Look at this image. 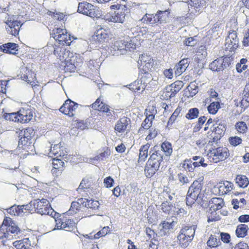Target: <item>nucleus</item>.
Returning <instances> with one entry per match:
<instances>
[{"label":"nucleus","mask_w":249,"mask_h":249,"mask_svg":"<svg viewBox=\"0 0 249 249\" xmlns=\"http://www.w3.org/2000/svg\"><path fill=\"white\" fill-rule=\"evenodd\" d=\"M203 184L197 180L194 181L189 187L186 196V204L190 205L199 199L202 200L204 194L202 193Z\"/></svg>","instance_id":"1"},{"label":"nucleus","mask_w":249,"mask_h":249,"mask_svg":"<svg viewBox=\"0 0 249 249\" xmlns=\"http://www.w3.org/2000/svg\"><path fill=\"white\" fill-rule=\"evenodd\" d=\"M77 12L91 18H99L101 16L99 8L87 1L79 3Z\"/></svg>","instance_id":"2"},{"label":"nucleus","mask_w":249,"mask_h":249,"mask_svg":"<svg viewBox=\"0 0 249 249\" xmlns=\"http://www.w3.org/2000/svg\"><path fill=\"white\" fill-rule=\"evenodd\" d=\"M51 35L56 41H58L59 44L62 45L69 46L72 42L71 38L74 39L73 36H71L70 34L68 35L65 29L58 28L54 29Z\"/></svg>","instance_id":"3"},{"label":"nucleus","mask_w":249,"mask_h":249,"mask_svg":"<svg viewBox=\"0 0 249 249\" xmlns=\"http://www.w3.org/2000/svg\"><path fill=\"white\" fill-rule=\"evenodd\" d=\"M207 156L211 162L217 163L227 159L229 156V153L227 147H219L210 150Z\"/></svg>","instance_id":"4"},{"label":"nucleus","mask_w":249,"mask_h":249,"mask_svg":"<svg viewBox=\"0 0 249 249\" xmlns=\"http://www.w3.org/2000/svg\"><path fill=\"white\" fill-rule=\"evenodd\" d=\"M150 157L147 161L148 165L160 168L163 166V151L160 150L159 146L156 145L150 151Z\"/></svg>","instance_id":"5"},{"label":"nucleus","mask_w":249,"mask_h":249,"mask_svg":"<svg viewBox=\"0 0 249 249\" xmlns=\"http://www.w3.org/2000/svg\"><path fill=\"white\" fill-rule=\"evenodd\" d=\"M231 59L229 57H220L213 61L209 65L210 69L213 71H222L231 64Z\"/></svg>","instance_id":"6"},{"label":"nucleus","mask_w":249,"mask_h":249,"mask_svg":"<svg viewBox=\"0 0 249 249\" xmlns=\"http://www.w3.org/2000/svg\"><path fill=\"white\" fill-rule=\"evenodd\" d=\"M181 81H176L171 85L166 87L164 89L163 93L167 99H170L179 92L183 86Z\"/></svg>","instance_id":"7"},{"label":"nucleus","mask_w":249,"mask_h":249,"mask_svg":"<svg viewBox=\"0 0 249 249\" xmlns=\"http://www.w3.org/2000/svg\"><path fill=\"white\" fill-rule=\"evenodd\" d=\"M226 48L230 52H234L239 46V39L235 31H229V35L225 40Z\"/></svg>","instance_id":"8"},{"label":"nucleus","mask_w":249,"mask_h":249,"mask_svg":"<svg viewBox=\"0 0 249 249\" xmlns=\"http://www.w3.org/2000/svg\"><path fill=\"white\" fill-rule=\"evenodd\" d=\"M6 29L7 33L13 36H16L19 34L21 22L18 20L8 21L6 23Z\"/></svg>","instance_id":"9"},{"label":"nucleus","mask_w":249,"mask_h":249,"mask_svg":"<svg viewBox=\"0 0 249 249\" xmlns=\"http://www.w3.org/2000/svg\"><path fill=\"white\" fill-rule=\"evenodd\" d=\"M130 122V119L126 117H124L118 120L115 126V130L118 132H123L125 130L129 129V124Z\"/></svg>","instance_id":"10"},{"label":"nucleus","mask_w":249,"mask_h":249,"mask_svg":"<svg viewBox=\"0 0 249 249\" xmlns=\"http://www.w3.org/2000/svg\"><path fill=\"white\" fill-rule=\"evenodd\" d=\"M18 45L15 43L8 42L0 46V50L5 53L16 54L18 51Z\"/></svg>","instance_id":"11"},{"label":"nucleus","mask_w":249,"mask_h":249,"mask_svg":"<svg viewBox=\"0 0 249 249\" xmlns=\"http://www.w3.org/2000/svg\"><path fill=\"white\" fill-rule=\"evenodd\" d=\"M34 141V139H33L30 138L27 140L24 137H20L18 141V146L19 147L21 146L23 149H27V151H32L35 148Z\"/></svg>","instance_id":"12"},{"label":"nucleus","mask_w":249,"mask_h":249,"mask_svg":"<svg viewBox=\"0 0 249 249\" xmlns=\"http://www.w3.org/2000/svg\"><path fill=\"white\" fill-rule=\"evenodd\" d=\"M170 12L169 10H159L155 14L157 23H165L169 19Z\"/></svg>","instance_id":"13"},{"label":"nucleus","mask_w":249,"mask_h":249,"mask_svg":"<svg viewBox=\"0 0 249 249\" xmlns=\"http://www.w3.org/2000/svg\"><path fill=\"white\" fill-rule=\"evenodd\" d=\"M48 48H51V51L52 49L53 50L54 54L57 57H59L60 59H63L67 55H68V51L66 52V49L62 47H60L54 44V46H48Z\"/></svg>","instance_id":"14"},{"label":"nucleus","mask_w":249,"mask_h":249,"mask_svg":"<svg viewBox=\"0 0 249 249\" xmlns=\"http://www.w3.org/2000/svg\"><path fill=\"white\" fill-rule=\"evenodd\" d=\"M224 200L221 198L213 197L209 201V205L211 211L220 210L224 205Z\"/></svg>","instance_id":"15"},{"label":"nucleus","mask_w":249,"mask_h":249,"mask_svg":"<svg viewBox=\"0 0 249 249\" xmlns=\"http://www.w3.org/2000/svg\"><path fill=\"white\" fill-rule=\"evenodd\" d=\"M233 187V184L229 181H225L219 183V193L221 195L228 194L230 192Z\"/></svg>","instance_id":"16"},{"label":"nucleus","mask_w":249,"mask_h":249,"mask_svg":"<svg viewBox=\"0 0 249 249\" xmlns=\"http://www.w3.org/2000/svg\"><path fill=\"white\" fill-rule=\"evenodd\" d=\"M19 121L21 123H26L29 122L33 118V115L30 109L19 111Z\"/></svg>","instance_id":"17"},{"label":"nucleus","mask_w":249,"mask_h":249,"mask_svg":"<svg viewBox=\"0 0 249 249\" xmlns=\"http://www.w3.org/2000/svg\"><path fill=\"white\" fill-rule=\"evenodd\" d=\"M64 162L62 160L54 158L53 160V169H52V172L53 174H54L55 172L57 174V170L59 173H61V172L64 170Z\"/></svg>","instance_id":"18"},{"label":"nucleus","mask_w":249,"mask_h":249,"mask_svg":"<svg viewBox=\"0 0 249 249\" xmlns=\"http://www.w3.org/2000/svg\"><path fill=\"white\" fill-rule=\"evenodd\" d=\"M172 223L164 221L160 223L159 226V235L163 236L167 234L169 230L172 228Z\"/></svg>","instance_id":"19"},{"label":"nucleus","mask_w":249,"mask_h":249,"mask_svg":"<svg viewBox=\"0 0 249 249\" xmlns=\"http://www.w3.org/2000/svg\"><path fill=\"white\" fill-rule=\"evenodd\" d=\"M35 135L34 130L31 127H28L26 129H23L20 130L18 134V137H24L26 139H33Z\"/></svg>","instance_id":"20"},{"label":"nucleus","mask_w":249,"mask_h":249,"mask_svg":"<svg viewBox=\"0 0 249 249\" xmlns=\"http://www.w3.org/2000/svg\"><path fill=\"white\" fill-rule=\"evenodd\" d=\"M249 227L248 225L242 224L239 225L236 230V234L238 237H244L247 234Z\"/></svg>","instance_id":"21"},{"label":"nucleus","mask_w":249,"mask_h":249,"mask_svg":"<svg viewBox=\"0 0 249 249\" xmlns=\"http://www.w3.org/2000/svg\"><path fill=\"white\" fill-rule=\"evenodd\" d=\"M5 210H6L8 213L12 215L19 216L22 215L23 213L20 205H17L16 204Z\"/></svg>","instance_id":"22"},{"label":"nucleus","mask_w":249,"mask_h":249,"mask_svg":"<svg viewBox=\"0 0 249 249\" xmlns=\"http://www.w3.org/2000/svg\"><path fill=\"white\" fill-rule=\"evenodd\" d=\"M243 94L244 97L241 102V106L246 107L249 106V83L246 85Z\"/></svg>","instance_id":"23"},{"label":"nucleus","mask_w":249,"mask_h":249,"mask_svg":"<svg viewBox=\"0 0 249 249\" xmlns=\"http://www.w3.org/2000/svg\"><path fill=\"white\" fill-rule=\"evenodd\" d=\"M96 39L99 42H104L107 40L109 36L106 31L103 29L98 30L96 33Z\"/></svg>","instance_id":"24"},{"label":"nucleus","mask_w":249,"mask_h":249,"mask_svg":"<svg viewBox=\"0 0 249 249\" xmlns=\"http://www.w3.org/2000/svg\"><path fill=\"white\" fill-rule=\"evenodd\" d=\"M236 183L240 187L245 188L249 184V181L246 176L239 175L236 178Z\"/></svg>","instance_id":"25"},{"label":"nucleus","mask_w":249,"mask_h":249,"mask_svg":"<svg viewBox=\"0 0 249 249\" xmlns=\"http://www.w3.org/2000/svg\"><path fill=\"white\" fill-rule=\"evenodd\" d=\"M177 238L179 241V245L183 248L187 247L189 245V243L192 240V238H189L180 232L178 235Z\"/></svg>","instance_id":"26"},{"label":"nucleus","mask_w":249,"mask_h":249,"mask_svg":"<svg viewBox=\"0 0 249 249\" xmlns=\"http://www.w3.org/2000/svg\"><path fill=\"white\" fill-rule=\"evenodd\" d=\"M180 232L189 238H192L193 239L195 233V226L185 227L181 230Z\"/></svg>","instance_id":"27"},{"label":"nucleus","mask_w":249,"mask_h":249,"mask_svg":"<svg viewBox=\"0 0 249 249\" xmlns=\"http://www.w3.org/2000/svg\"><path fill=\"white\" fill-rule=\"evenodd\" d=\"M150 145L147 143L142 146L140 149L139 161H144L148 156V150Z\"/></svg>","instance_id":"28"},{"label":"nucleus","mask_w":249,"mask_h":249,"mask_svg":"<svg viewBox=\"0 0 249 249\" xmlns=\"http://www.w3.org/2000/svg\"><path fill=\"white\" fill-rule=\"evenodd\" d=\"M125 41L124 40L117 41L114 43V49L115 50L120 51L121 54H124L127 51V49H126V46H125Z\"/></svg>","instance_id":"29"},{"label":"nucleus","mask_w":249,"mask_h":249,"mask_svg":"<svg viewBox=\"0 0 249 249\" xmlns=\"http://www.w3.org/2000/svg\"><path fill=\"white\" fill-rule=\"evenodd\" d=\"M218 122L216 123V126L213 127V131L216 134L219 136V137H222L226 131V124L225 123H219L217 124Z\"/></svg>","instance_id":"30"},{"label":"nucleus","mask_w":249,"mask_h":249,"mask_svg":"<svg viewBox=\"0 0 249 249\" xmlns=\"http://www.w3.org/2000/svg\"><path fill=\"white\" fill-rule=\"evenodd\" d=\"M70 103L71 100L70 99H67L61 107L59 110L65 115H68L70 117H73V114L70 113V107H71V105H70Z\"/></svg>","instance_id":"31"},{"label":"nucleus","mask_w":249,"mask_h":249,"mask_svg":"<svg viewBox=\"0 0 249 249\" xmlns=\"http://www.w3.org/2000/svg\"><path fill=\"white\" fill-rule=\"evenodd\" d=\"M159 169L160 168L157 167H153V165H148V163L147 162L144 169L145 176L147 178H151Z\"/></svg>","instance_id":"32"},{"label":"nucleus","mask_w":249,"mask_h":249,"mask_svg":"<svg viewBox=\"0 0 249 249\" xmlns=\"http://www.w3.org/2000/svg\"><path fill=\"white\" fill-rule=\"evenodd\" d=\"M33 206L35 209V211L36 212V213L41 215L49 214L50 211L52 210V208H50V205H49V206H47L46 205H44L43 206L39 207L36 206Z\"/></svg>","instance_id":"33"},{"label":"nucleus","mask_w":249,"mask_h":249,"mask_svg":"<svg viewBox=\"0 0 249 249\" xmlns=\"http://www.w3.org/2000/svg\"><path fill=\"white\" fill-rule=\"evenodd\" d=\"M193 163L191 159H186L183 163L180 164V167L183 168L186 171L193 172L195 168Z\"/></svg>","instance_id":"34"},{"label":"nucleus","mask_w":249,"mask_h":249,"mask_svg":"<svg viewBox=\"0 0 249 249\" xmlns=\"http://www.w3.org/2000/svg\"><path fill=\"white\" fill-rule=\"evenodd\" d=\"M19 117V112L17 113H5L4 114V118L6 120L15 122H20Z\"/></svg>","instance_id":"35"},{"label":"nucleus","mask_w":249,"mask_h":249,"mask_svg":"<svg viewBox=\"0 0 249 249\" xmlns=\"http://www.w3.org/2000/svg\"><path fill=\"white\" fill-rule=\"evenodd\" d=\"M159 147L160 150L163 151V154L164 153L166 156H169L172 153V146L169 142H163Z\"/></svg>","instance_id":"36"},{"label":"nucleus","mask_w":249,"mask_h":249,"mask_svg":"<svg viewBox=\"0 0 249 249\" xmlns=\"http://www.w3.org/2000/svg\"><path fill=\"white\" fill-rule=\"evenodd\" d=\"M220 108V105L218 102H213L208 106V111L210 114H215Z\"/></svg>","instance_id":"37"},{"label":"nucleus","mask_w":249,"mask_h":249,"mask_svg":"<svg viewBox=\"0 0 249 249\" xmlns=\"http://www.w3.org/2000/svg\"><path fill=\"white\" fill-rule=\"evenodd\" d=\"M154 63L153 59H150V61L140 65L139 68L143 71L144 73H147L151 70L154 66Z\"/></svg>","instance_id":"38"},{"label":"nucleus","mask_w":249,"mask_h":249,"mask_svg":"<svg viewBox=\"0 0 249 249\" xmlns=\"http://www.w3.org/2000/svg\"><path fill=\"white\" fill-rule=\"evenodd\" d=\"M67 58H68L66 57L64 59L65 61V65L64 66L65 71L70 72L74 71L76 69L75 66L72 62H70V61H72L71 59H69V58L67 59Z\"/></svg>","instance_id":"39"},{"label":"nucleus","mask_w":249,"mask_h":249,"mask_svg":"<svg viewBox=\"0 0 249 249\" xmlns=\"http://www.w3.org/2000/svg\"><path fill=\"white\" fill-rule=\"evenodd\" d=\"M199 110L197 108H192L189 110L186 115V117L188 119H194L198 116Z\"/></svg>","instance_id":"40"},{"label":"nucleus","mask_w":249,"mask_h":249,"mask_svg":"<svg viewBox=\"0 0 249 249\" xmlns=\"http://www.w3.org/2000/svg\"><path fill=\"white\" fill-rule=\"evenodd\" d=\"M62 147L63 146L61 145V143L60 142L56 144H52L49 153L50 156H51V155H53L54 156L57 155V154L59 153L58 151H61V149Z\"/></svg>","instance_id":"41"},{"label":"nucleus","mask_w":249,"mask_h":249,"mask_svg":"<svg viewBox=\"0 0 249 249\" xmlns=\"http://www.w3.org/2000/svg\"><path fill=\"white\" fill-rule=\"evenodd\" d=\"M75 222L71 219H68V220L63 221V229L66 231H71L72 230L73 228L75 226Z\"/></svg>","instance_id":"42"},{"label":"nucleus","mask_w":249,"mask_h":249,"mask_svg":"<svg viewBox=\"0 0 249 249\" xmlns=\"http://www.w3.org/2000/svg\"><path fill=\"white\" fill-rule=\"evenodd\" d=\"M155 18V15L146 14L143 16L142 20H143L144 22L146 21L147 22L153 24L157 23L156 21L157 20Z\"/></svg>","instance_id":"43"},{"label":"nucleus","mask_w":249,"mask_h":249,"mask_svg":"<svg viewBox=\"0 0 249 249\" xmlns=\"http://www.w3.org/2000/svg\"><path fill=\"white\" fill-rule=\"evenodd\" d=\"M191 5L194 6L196 11H199L203 7L204 1L203 0H191Z\"/></svg>","instance_id":"44"},{"label":"nucleus","mask_w":249,"mask_h":249,"mask_svg":"<svg viewBox=\"0 0 249 249\" xmlns=\"http://www.w3.org/2000/svg\"><path fill=\"white\" fill-rule=\"evenodd\" d=\"M109 231L108 227H104L101 231H99L94 235V237H91V239H97L100 237L105 236Z\"/></svg>","instance_id":"45"},{"label":"nucleus","mask_w":249,"mask_h":249,"mask_svg":"<svg viewBox=\"0 0 249 249\" xmlns=\"http://www.w3.org/2000/svg\"><path fill=\"white\" fill-rule=\"evenodd\" d=\"M217 239L214 236L211 235L208 240L207 244V245L211 248L216 247L218 245V242Z\"/></svg>","instance_id":"46"},{"label":"nucleus","mask_w":249,"mask_h":249,"mask_svg":"<svg viewBox=\"0 0 249 249\" xmlns=\"http://www.w3.org/2000/svg\"><path fill=\"white\" fill-rule=\"evenodd\" d=\"M110 155V151L107 147L106 150L102 153H101L100 155H97L95 157V160H104V159H107L108 157Z\"/></svg>","instance_id":"47"},{"label":"nucleus","mask_w":249,"mask_h":249,"mask_svg":"<svg viewBox=\"0 0 249 249\" xmlns=\"http://www.w3.org/2000/svg\"><path fill=\"white\" fill-rule=\"evenodd\" d=\"M230 143L234 146H237L241 143L242 140L239 137H231L229 139Z\"/></svg>","instance_id":"48"},{"label":"nucleus","mask_w":249,"mask_h":249,"mask_svg":"<svg viewBox=\"0 0 249 249\" xmlns=\"http://www.w3.org/2000/svg\"><path fill=\"white\" fill-rule=\"evenodd\" d=\"M150 59H153L149 55L143 53L140 56L139 61H138V63L139 65H141L143 63L149 61Z\"/></svg>","instance_id":"49"},{"label":"nucleus","mask_w":249,"mask_h":249,"mask_svg":"<svg viewBox=\"0 0 249 249\" xmlns=\"http://www.w3.org/2000/svg\"><path fill=\"white\" fill-rule=\"evenodd\" d=\"M44 205H46L47 206H49V205H50L48 201L44 198H42V199L35 200L33 201V206H36L39 207L43 206Z\"/></svg>","instance_id":"50"},{"label":"nucleus","mask_w":249,"mask_h":249,"mask_svg":"<svg viewBox=\"0 0 249 249\" xmlns=\"http://www.w3.org/2000/svg\"><path fill=\"white\" fill-rule=\"evenodd\" d=\"M81 206L79 204L78 199L77 201H73L71 204V208L69 211V213L70 214H72L71 211H73L74 213H76L77 211L80 209Z\"/></svg>","instance_id":"51"},{"label":"nucleus","mask_w":249,"mask_h":249,"mask_svg":"<svg viewBox=\"0 0 249 249\" xmlns=\"http://www.w3.org/2000/svg\"><path fill=\"white\" fill-rule=\"evenodd\" d=\"M237 130L240 132H244L247 129L246 124L244 122H239L235 125Z\"/></svg>","instance_id":"52"},{"label":"nucleus","mask_w":249,"mask_h":249,"mask_svg":"<svg viewBox=\"0 0 249 249\" xmlns=\"http://www.w3.org/2000/svg\"><path fill=\"white\" fill-rule=\"evenodd\" d=\"M89 206L88 207V208L94 210H98L100 205L98 201L94 200L92 199H89Z\"/></svg>","instance_id":"53"},{"label":"nucleus","mask_w":249,"mask_h":249,"mask_svg":"<svg viewBox=\"0 0 249 249\" xmlns=\"http://www.w3.org/2000/svg\"><path fill=\"white\" fill-rule=\"evenodd\" d=\"M178 180L181 185H184L189 182L187 177L182 173H179L178 175Z\"/></svg>","instance_id":"54"},{"label":"nucleus","mask_w":249,"mask_h":249,"mask_svg":"<svg viewBox=\"0 0 249 249\" xmlns=\"http://www.w3.org/2000/svg\"><path fill=\"white\" fill-rule=\"evenodd\" d=\"M172 204L166 201L161 203L160 205L161 210L164 213H168L171 208Z\"/></svg>","instance_id":"55"},{"label":"nucleus","mask_w":249,"mask_h":249,"mask_svg":"<svg viewBox=\"0 0 249 249\" xmlns=\"http://www.w3.org/2000/svg\"><path fill=\"white\" fill-rule=\"evenodd\" d=\"M89 179L88 178H83L81 181L78 188L77 190L79 191V190L83 189H88L89 188Z\"/></svg>","instance_id":"56"},{"label":"nucleus","mask_w":249,"mask_h":249,"mask_svg":"<svg viewBox=\"0 0 249 249\" xmlns=\"http://www.w3.org/2000/svg\"><path fill=\"white\" fill-rule=\"evenodd\" d=\"M7 231L11 232L12 233H18L19 231V228L16 225L15 223L13 222V224L9 225L6 228Z\"/></svg>","instance_id":"57"},{"label":"nucleus","mask_w":249,"mask_h":249,"mask_svg":"<svg viewBox=\"0 0 249 249\" xmlns=\"http://www.w3.org/2000/svg\"><path fill=\"white\" fill-rule=\"evenodd\" d=\"M188 90L190 92V96H193L198 92V87L195 84H191L188 87Z\"/></svg>","instance_id":"58"},{"label":"nucleus","mask_w":249,"mask_h":249,"mask_svg":"<svg viewBox=\"0 0 249 249\" xmlns=\"http://www.w3.org/2000/svg\"><path fill=\"white\" fill-rule=\"evenodd\" d=\"M189 58H183L180 60L178 63V65L182 68V71H185L188 67L190 61Z\"/></svg>","instance_id":"59"},{"label":"nucleus","mask_w":249,"mask_h":249,"mask_svg":"<svg viewBox=\"0 0 249 249\" xmlns=\"http://www.w3.org/2000/svg\"><path fill=\"white\" fill-rule=\"evenodd\" d=\"M113 179L110 176L106 178L104 180L105 186L107 188H110L113 186Z\"/></svg>","instance_id":"60"},{"label":"nucleus","mask_w":249,"mask_h":249,"mask_svg":"<svg viewBox=\"0 0 249 249\" xmlns=\"http://www.w3.org/2000/svg\"><path fill=\"white\" fill-rule=\"evenodd\" d=\"M70 105H71V107H70V113L71 114L72 113L73 116L74 115L76 110L78 107L79 105L77 103H76L73 101H72L71 100V103H70Z\"/></svg>","instance_id":"61"},{"label":"nucleus","mask_w":249,"mask_h":249,"mask_svg":"<svg viewBox=\"0 0 249 249\" xmlns=\"http://www.w3.org/2000/svg\"><path fill=\"white\" fill-rule=\"evenodd\" d=\"M204 159L203 158H200L199 161H195L193 163V166L195 168L202 166L203 167H205L207 166V164L204 163Z\"/></svg>","instance_id":"62"},{"label":"nucleus","mask_w":249,"mask_h":249,"mask_svg":"<svg viewBox=\"0 0 249 249\" xmlns=\"http://www.w3.org/2000/svg\"><path fill=\"white\" fill-rule=\"evenodd\" d=\"M79 204L81 206L88 208L89 206V199L86 198H78Z\"/></svg>","instance_id":"63"},{"label":"nucleus","mask_w":249,"mask_h":249,"mask_svg":"<svg viewBox=\"0 0 249 249\" xmlns=\"http://www.w3.org/2000/svg\"><path fill=\"white\" fill-rule=\"evenodd\" d=\"M196 43V40L193 37H189L185 39L184 44L186 46H194Z\"/></svg>","instance_id":"64"}]
</instances>
